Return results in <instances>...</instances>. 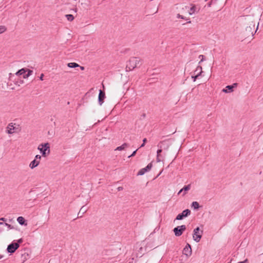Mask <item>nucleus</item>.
Here are the masks:
<instances>
[{
	"instance_id": "f257e3e1",
	"label": "nucleus",
	"mask_w": 263,
	"mask_h": 263,
	"mask_svg": "<svg viewBox=\"0 0 263 263\" xmlns=\"http://www.w3.org/2000/svg\"><path fill=\"white\" fill-rule=\"evenodd\" d=\"M141 64V60L139 58L132 57L127 63L126 70L131 71Z\"/></svg>"
},
{
	"instance_id": "f03ea898",
	"label": "nucleus",
	"mask_w": 263,
	"mask_h": 263,
	"mask_svg": "<svg viewBox=\"0 0 263 263\" xmlns=\"http://www.w3.org/2000/svg\"><path fill=\"white\" fill-rule=\"evenodd\" d=\"M37 149L43 157H46L50 154V146L48 143L40 144Z\"/></svg>"
},
{
	"instance_id": "7ed1b4c3",
	"label": "nucleus",
	"mask_w": 263,
	"mask_h": 263,
	"mask_svg": "<svg viewBox=\"0 0 263 263\" xmlns=\"http://www.w3.org/2000/svg\"><path fill=\"white\" fill-rule=\"evenodd\" d=\"M202 234L203 231L200 230L199 227L195 228L193 231V240L196 242H199L202 237Z\"/></svg>"
},
{
	"instance_id": "20e7f679",
	"label": "nucleus",
	"mask_w": 263,
	"mask_h": 263,
	"mask_svg": "<svg viewBox=\"0 0 263 263\" xmlns=\"http://www.w3.org/2000/svg\"><path fill=\"white\" fill-rule=\"evenodd\" d=\"M172 142L171 139H167L161 141L158 144V146L165 150H167L170 146L172 144Z\"/></svg>"
},
{
	"instance_id": "39448f33",
	"label": "nucleus",
	"mask_w": 263,
	"mask_h": 263,
	"mask_svg": "<svg viewBox=\"0 0 263 263\" xmlns=\"http://www.w3.org/2000/svg\"><path fill=\"white\" fill-rule=\"evenodd\" d=\"M186 230V226L185 225H181L180 226H177L173 230V231L175 233V236H181L183 232Z\"/></svg>"
},
{
	"instance_id": "423d86ee",
	"label": "nucleus",
	"mask_w": 263,
	"mask_h": 263,
	"mask_svg": "<svg viewBox=\"0 0 263 263\" xmlns=\"http://www.w3.org/2000/svg\"><path fill=\"white\" fill-rule=\"evenodd\" d=\"M191 214V211L189 209H186L182 211V212L178 214L176 217V220H180L183 218L186 217Z\"/></svg>"
},
{
	"instance_id": "0eeeda50",
	"label": "nucleus",
	"mask_w": 263,
	"mask_h": 263,
	"mask_svg": "<svg viewBox=\"0 0 263 263\" xmlns=\"http://www.w3.org/2000/svg\"><path fill=\"white\" fill-rule=\"evenodd\" d=\"M19 246L18 243H12L8 246L7 250L8 252L13 253L18 248Z\"/></svg>"
},
{
	"instance_id": "6e6552de",
	"label": "nucleus",
	"mask_w": 263,
	"mask_h": 263,
	"mask_svg": "<svg viewBox=\"0 0 263 263\" xmlns=\"http://www.w3.org/2000/svg\"><path fill=\"white\" fill-rule=\"evenodd\" d=\"M152 167V164L149 163L145 167L141 169L138 173V175H143L146 172H148Z\"/></svg>"
},
{
	"instance_id": "1a4fd4ad",
	"label": "nucleus",
	"mask_w": 263,
	"mask_h": 263,
	"mask_svg": "<svg viewBox=\"0 0 263 263\" xmlns=\"http://www.w3.org/2000/svg\"><path fill=\"white\" fill-rule=\"evenodd\" d=\"M258 25H259V23H258ZM258 25H257L256 29L254 33L253 31V30H254L255 29V23L252 22V23L249 26L247 27L246 31L249 32H250L251 33V34L252 35V36H253L254 35V34L256 33V32L257 31V30L258 29Z\"/></svg>"
},
{
	"instance_id": "9d476101",
	"label": "nucleus",
	"mask_w": 263,
	"mask_h": 263,
	"mask_svg": "<svg viewBox=\"0 0 263 263\" xmlns=\"http://www.w3.org/2000/svg\"><path fill=\"white\" fill-rule=\"evenodd\" d=\"M192 249L191 246L187 243L183 250V254L186 256H189L191 255Z\"/></svg>"
},
{
	"instance_id": "9b49d317",
	"label": "nucleus",
	"mask_w": 263,
	"mask_h": 263,
	"mask_svg": "<svg viewBox=\"0 0 263 263\" xmlns=\"http://www.w3.org/2000/svg\"><path fill=\"white\" fill-rule=\"evenodd\" d=\"M105 98V94L104 91L101 90H99L98 96V102L100 105H102L104 102V99Z\"/></svg>"
},
{
	"instance_id": "f8f14e48",
	"label": "nucleus",
	"mask_w": 263,
	"mask_h": 263,
	"mask_svg": "<svg viewBox=\"0 0 263 263\" xmlns=\"http://www.w3.org/2000/svg\"><path fill=\"white\" fill-rule=\"evenodd\" d=\"M237 85V83H234L232 85H228L226 86V88L222 90V91L226 93L231 92L233 91V88L236 87Z\"/></svg>"
},
{
	"instance_id": "ddd939ff",
	"label": "nucleus",
	"mask_w": 263,
	"mask_h": 263,
	"mask_svg": "<svg viewBox=\"0 0 263 263\" xmlns=\"http://www.w3.org/2000/svg\"><path fill=\"white\" fill-rule=\"evenodd\" d=\"M14 125V124L13 123H10L7 125L6 132L8 134H12L15 133V127Z\"/></svg>"
},
{
	"instance_id": "4468645a",
	"label": "nucleus",
	"mask_w": 263,
	"mask_h": 263,
	"mask_svg": "<svg viewBox=\"0 0 263 263\" xmlns=\"http://www.w3.org/2000/svg\"><path fill=\"white\" fill-rule=\"evenodd\" d=\"M191 188V185L188 184L187 185H185L182 189H181L179 192L178 193V194H181L182 192H183L182 196H184L186 195L187 191H189Z\"/></svg>"
},
{
	"instance_id": "2eb2a0df",
	"label": "nucleus",
	"mask_w": 263,
	"mask_h": 263,
	"mask_svg": "<svg viewBox=\"0 0 263 263\" xmlns=\"http://www.w3.org/2000/svg\"><path fill=\"white\" fill-rule=\"evenodd\" d=\"M39 163H40L39 160H36V159H34L33 161H32L30 162V163L29 164V167L31 169H33V168H35V167H36L37 166H38Z\"/></svg>"
},
{
	"instance_id": "dca6fc26",
	"label": "nucleus",
	"mask_w": 263,
	"mask_h": 263,
	"mask_svg": "<svg viewBox=\"0 0 263 263\" xmlns=\"http://www.w3.org/2000/svg\"><path fill=\"white\" fill-rule=\"evenodd\" d=\"M197 70H200V72H198L196 75L195 76H192V78L193 80V81L195 82L196 80L198 78V77L201 75V73L202 72V67L200 66H197Z\"/></svg>"
},
{
	"instance_id": "f3484780",
	"label": "nucleus",
	"mask_w": 263,
	"mask_h": 263,
	"mask_svg": "<svg viewBox=\"0 0 263 263\" xmlns=\"http://www.w3.org/2000/svg\"><path fill=\"white\" fill-rule=\"evenodd\" d=\"M128 146V144L126 143H123L121 146L117 147L115 151H122L126 147H127Z\"/></svg>"
},
{
	"instance_id": "a211bd4d",
	"label": "nucleus",
	"mask_w": 263,
	"mask_h": 263,
	"mask_svg": "<svg viewBox=\"0 0 263 263\" xmlns=\"http://www.w3.org/2000/svg\"><path fill=\"white\" fill-rule=\"evenodd\" d=\"M26 72V69L25 68H22V69L19 70L18 71H17L15 73V75H16V76H22V75H23V76Z\"/></svg>"
},
{
	"instance_id": "6ab92c4d",
	"label": "nucleus",
	"mask_w": 263,
	"mask_h": 263,
	"mask_svg": "<svg viewBox=\"0 0 263 263\" xmlns=\"http://www.w3.org/2000/svg\"><path fill=\"white\" fill-rule=\"evenodd\" d=\"M0 225L5 226V227H7L8 230L13 229L14 228L13 226L6 222H1Z\"/></svg>"
},
{
	"instance_id": "aec40b11",
	"label": "nucleus",
	"mask_w": 263,
	"mask_h": 263,
	"mask_svg": "<svg viewBox=\"0 0 263 263\" xmlns=\"http://www.w3.org/2000/svg\"><path fill=\"white\" fill-rule=\"evenodd\" d=\"M17 222L21 224V225H23L25 224V219L24 218L22 217V216H20L18 217L17 218Z\"/></svg>"
},
{
	"instance_id": "412c9836",
	"label": "nucleus",
	"mask_w": 263,
	"mask_h": 263,
	"mask_svg": "<svg viewBox=\"0 0 263 263\" xmlns=\"http://www.w3.org/2000/svg\"><path fill=\"white\" fill-rule=\"evenodd\" d=\"M68 66L70 68H76L79 67V65L76 63H69L68 64Z\"/></svg>"
},
{
	"instance_id": "4be33fe9",
	"label": "nucleus",
	"mask_w": 263,
	"mask_h": 263,
	"mask_svg": "<svg viewBox=\"0 0 263 263\" xmlns=\"http://www.w3.org/2000/svg\"><path fill=\"white\" fill-rule=\"evenodd\" d=\"M192 207L194 209H198L199 208V204L198 202L194 201L192 203Z\"/></svg>"
},
{
	"instance_id": "5701e85b",
	"label": "nucleus",
	"mask_w": 263,
	"mask_h": 263,
	"mask_svg": "<svg viewBox=\"0 0 263 263\" xmlns=\"http://www.w3.org/2000/svg\"><path fill=\"white\" fill-rule=\"evenodd\" d=\"M65 17L67 20L70 22L74 20V16L72 14H66Z\"/></svg>"
},
{
	"instance_id": "b1692460",
	"label": "nucleus",
	"mask_w": 263,
	"mask_h": 263,
	"mask_svg": "<svg viewBox=\"0 0 263 263\" xmlns=\"http://www.w3.org/2000/svg\"><path fill=\"white\" fill-rule=\"evenodd\" d=\"M87 209L86 207H85V206H83L81 208L78 215H79L81 213H82V215H83L84 213H85L87 211Z\"/></svg>"
},
{
	"instance_id": "393cba45",
	"label": "nucleus",
	"mask_w": 263,
	"mask_h": 263,
	"mask_svg": "<svg viewBox=\"0 0 263 263\" xmlns=\"http://www.w3.org/2000/svg\"><path fill=\"white\" fill-rule=\"evenodd\" d=\"M7 30L6 27L5 26H0V34H2L5 32Z\"/></svg>"
},
{
	"instance_id": "a878e982",
	"label": "nucleus",
	"mask_w": 263,
	"mask_h": 263,
	"mask_svg": "<svg viewBox=\"0 0 263 263\" xmlns=\"http://www.w3.org/2000/svg\"><path fill=\"white\" fill-rule=\"evenodd\" d=\"M26 72H27V74L29 75V76H30L32 73L33 71L30 69H26Z\"/></svg>"
},
{
	"instance_id": "bb28decb",
	"label": "nucleus",
	"mask_w": 263,
	"mask_h": 263,
	"mask_svg": "<svg viewBox=\"0 0 263 263\" xmlns=\"http://www.w3.org/2000/svg\"><path fill=\"white\" fill-rule=\"evenodd\" d=\"M147 141V139L146 138L143 139V143L141 145L140 147H144L145 145V143Z\"/></svg>"
},
{
	"instance_id": "cd10ccee",
	"label": "nucleus",
	"mask_w": 263,
	"mask_h": 263,
	"mask_svg": "<svg viewBox=\"0 0 263 263\" xmlns=\"http://www.w3.org/2000/svg\"><path fill=\"white\" fill-rule=\"evenodd\" d=\"M199 58H201V60H200V61L199 62V64H200V63H201V62H202V61H204V55H200L199 56Z\"/></svg>"
},
{
	"instance_id": "c85d7f7f",
	"label": "nucleus",
	"mask_w": 263,
	"mask_h": 263,
	"mask_svg": "<svg viewBox=\"0 0 263 263\" xmlns=\"http://www.w3.org/2000/svg\"><path fill=\"white\" fill-rule=\"evenodd\" d=\"M177 17L178 18L185 19V18L183 16H182V15H180L179 14H177Z\"/></svg>"
},
{
	"instance_id": "c756f323",
	"label": "nucleus",
	"mask_w": 263,
	"mask_h": 263,
	"mask_svg": "<svg viewBox=\"0 0 263 263\" xmlns=\"http://www.w3.org/2000/svg\"><path fill=\"white\" fill-rule=\"evenodd\" d=\"M162 148H159V149H158V151L157 152V155H160V154L162 152Z\"/></svg>"
},
{
	"instance_id": "7c9ffc66",
	"label": "nucleus",
	"mask_w": 263,
	"mask_h": 263,
	"mask_svg": "<svg viewBox=\"0 0 263 263\" xmlns=\"http://www.w3.org/2000/svg\"><path fill=\"white\" fill-rule=\"evenodd\" d=\"M138 149H136V151H135L134 152H133V153L130 155L128 156V158H130L131 157H133L135 155Z\"/></svg>"
},
{
	"instance_id": "2f4dec72",
	"label": "nucleus",
	"mask_w": 263,
	"mask_h": 263,
	"mask_svg": "<svg viewBox=\"0 0 263 263\" xmlns=\"http://www.w3.org/2000/svg\"><path fill=\"white\" fill-rule=\"evenodd\" d=\"M41 159V156L39 155H37L35 157V159L37 160V159L40 160Z\"/></svg>"
},
{
	"instance_id": "473e14b6",
	"label": "nucleus",
	"mask_w": 263,
	"mask_h": 263,
	"mask_svg": "<svg viewBox=\"0 0 263 263\" xmlns=\"http://www.w3.org/2000/svg\"><path fill=\"white\" fill-rule=\"evenodd\" d=\"M29 75L27 74V73H25L23 76V77L24 79H27L29 77Z\"/></svg>"
},
{
	"instance_id": "72a5a7b5",
	"label": "nucleus",
	"mask_w": 263,
	"mask_h": 263,
	"mask_svg": "<svg viewBox=\"0 0 263 263\" xmlns=\"http://www.w3.org/2000/svg\"><path fill=\"white\" fill-rule=\"evenodd\" d=\"M161 160L160 159V155H157V162H160Z\"/></svg>"
},
{
	"instance_id": "f704fd0d",
	"label": "nucleus",
	"mask_w": 263,
	"mask_h": 263,
	"mask_svg": "<svg viewBox=\"0 0 263 263\" xmlns=\"http://www.w3.org/2000/svg\"><path fill=\"white\" fill-rule=\"evenodd\" d=\"M194 7H192L190 9V14H192L193 13H194Z\"/></svg>"
},
{
	"instance_id": "c9c22d12",
	"label": "nucleus",
	"mask_w": 263,
	"mask_h": 263,
	"mask_svg": "<svg viewBox=\"0 0 263 263\" xmlns=\"http://www.w3.org/2000/svg\"><path fill=\"white\" fill-rule=\"evenodd\" d=\"M44 74L42 73L40 77V80L41 81L43 80Z\"/></svg>"
},
{
	"instance_id": "e433bc0d",
	"label": "nucleus",
	"mask_w": 263,
	"mask_h": 263,
	"mask_svg": "<svg viewBox=\"0 0 263 263\" xmlns=\"http://www.w3.org/2000/svg\"><path fill=\"white\" fill-rule=\"evenodd\" d=\"M248 262V259H245L244 261H240V262H238L237 263H247Z\"/></svg>"
},
{
	"instance_id": "4c0bfd02",
	"label": "nucleus",
	"mask_w": 263,
	"mask_h": 263,
	"mask_svg": "<svg viewBox=\"0 0 263 263\" xmlns=\"http://www.w3.org/2000/svg\"><path fill=\"white\" fill-rule=\"evenodd\" d=\"M185 20L187 21L186 23H191V21H190V18H185Z\"/></svg>"
},
{
	"instance_id": "58836bf2",
	"label": "nucleus",
	"mask_w": 263,
	"mask_h": 263,
	"mask_svg": "<svg viewBox=\"0 0 263 263\" xmlns=\"http://www.w3.org/2000/svg\"><path fill=\"white\" fill-rule=\"evenodd\" d=\"M122 189H123V187H121V186H119V187H118V191H121V190H122Z\"/></svg>"
},
{
	"instance_id": "ea45409f",
	"label": "nucleus",
	"mask_w": 263,
	"mask_h": 263,
	"mask_svg": "<svg viewBox=\"0 0 263 263\" xmlns=\"http://www.w3.org/2000/svg\"><path fill=\"white\" fill-rule=\"evenodd\" d=\"M22 241H23V240H22V239H21H21H18V240H17V241H18V242H17V243L19 244L20 243H21V242H22Z\"/></svg>"
},
{
	"instance_id": "a19ab883",
	"label": "nucleus",
	"mask_w": 263,
	"mask_h": 263,
	"mask_svg": "<svg viewBox=\"0 0 263 263\" xmlns=\"http://www.w3.org/2000/svg\"><path fill=\"white\" fill-rule=\"evenodd\" d=\"M0 220H2V221H6V219L5 218H0Z\"/></svg>"
},
{
	"instance_id": "79ce46f5",
	"label": "nucleus",
	"mask_w": 263,
	"mask_h": 263,
	"mask_svg": "<svg viewBox=\"0 0 263 263\" xmlns=\"http://www.w3.org/2000/svg\"><path fill=\"white\" fill-rule=\"evenodd\" d=\"M197 71L200 72V70H197V67L196 68V70H195L194 72H196Z\"/></svg>"
},
{
	"instance_id": "37998d69",
	"label": "nucleus",
	"mask_w": 263,
	"mask_h": 263,
	"mask_svg": "<svg viewBox=\"0 0 263 263\" xmlns=\"http://www.w3.org/2000/svg\"><path fill=\"white\" fill-rule=\"evenodd\" d=\"M9 74H10V79H11V77L14 76V75H13L12 73H10Z\"/></svg>"
},
{
	"instance_id": "c03bdc74",
	"label": "nucleus",
	"mask_w": 263,
	"mask_h": 263,
	"mask_svg": "<svg viewBox=\"0 0 263 263\" xmlns=\"http://www.w3.org/2000/svg\"><path fill=\"white\" fill-rule=\"evenodd\" d=\"M80 68H81V69L82 70H84V67L81 66Z\"/></svg>"
},
{
	"instance_id": "a18cd8bd",
	"label": "nucleus",
	"mask_w": 263,
	"mask_h": 263,
	"mask_svg": "<svg viewBox=\"0 0 263 263\" xmlns=\"http://www.w3.org/2000/svg\"><path fill=\"white\" fill-rule=\"evenodd\" d=\"M74 11L76 12L77 11V9L76 8V9L74 10Z\"/></svg>"
},
{
	"instance_id": "49530a36",
	"label": "nucleus",
	"mask_w": 263,
	"mask_h": 263,
	"mask_svg": "<svg viewBox=\"0 0 263 263\" xmlns=\"http://www.w3.org/2000/svg\"><path fill=\"white\" fill-rule=\"evenodd\" d=\"M2 257H0V259Z\"/></svg>"
}]
</instances>
